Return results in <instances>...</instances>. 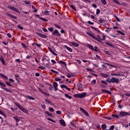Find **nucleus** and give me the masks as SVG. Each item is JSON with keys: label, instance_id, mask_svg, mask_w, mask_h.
<instances>
[{"label": "nucleus", "instance_id": "09e8293b", "mask_svg": "<svg viewBox=\"0 0 130 130\" xmlns=\"http://www.w3.org/2000/svg\"><path fill=\"white\" fill-rule=\"evenodd\" d=\"M0 86H2V87H6V85L0 81Z\"/></svg>", "mask_w": 130, "mask_h": 130}, {"label": "nucleus", "instance_id": "37998d69", "mask_svg": "<svg viewBox=\"0 0 130 130\" xmlns=\"http://www.w3.org/2000/svg\"><path fill=\"white\" fill-rule=\"evenodd\" d=\"M86 70L88 72H94L92 69L86 68Z\"/></svg>", "mask_w": 130, "mask_h": 130}, {"label": "nucleus", "instance_id": "bb28decb", "mask_svg": "<svg viewBox=\"0 0 130 130\" xmlns=\"http://www.w3.org/2000/svg\"><path fill=\"white\" fill-rule=\"evenodd\" d=\"M2 89H3V90H5V91H6V92H9V93H12V91L9 90L8 88H7L6 87H2Z\"/></svg>", "mask_w": 130, "mask_h": 130}, {"label": "nucleus", "instance_id": "6e6d98bb", "mask_svg": "<svg viewBox=\"0 0 130 130\" xmlns=\"http://www.w3.org/2000/svg\"><path fill=\"white\" fill-rule=\"evenodd\" d=\"M99 14H100V10H99V9H98L96 10V14L99 15Z\"/></svg>", "mask_w": 130, "mask_h": 130}, {"label": "nucleus", "instance_id": "393cba45", "mask_svg": "<svg viewBox=\"0 0 130 130\" xmlns=\"http://www.w3.org/2000/svg\"><path fill=\"white\" fill-rule=\"evenodd\" d=\"M101 76L103 77V78H108V75L105 74L104 73H102Z\"/></svg>", "mask_w": 130, "mask_h": 130}, {"label": "nucleus", "instance_id": "0e129e2a", "mask_svg": "<svg viewBox=\"0 0 130 130\" xmlns=\"http://www.w3.org/2000/svg\"><path fill=\"white\" fill-rule=\"evenodd\" d=\"M41 107H42L43 109H45V108H46V106L45 104L41 105Z\"/></svg>", "mask_w": 130, "mask_h": 130}, {"label": "nucleus", "instance_id": "49530a36", "mask_svg": "<svg viewBox=\"0 0 130 130\" xmlns=\"http://www.w3.org/2000/svg\"><path fill=\"white\" fill-rule=\"evenodd\" d=\"M38 69H40L41 70H45V68L44 67L41 66H39L38 67Z\"/></svg>", "mask_w": 130, "mask_h": 130}, {"label": "nucleus", "instance_id": "7ed1b4c3", "mask_svg": "<svg viewBox=\"0 0 130 130\" xmlns=\"http://www.w3.org/2000/svg\"><path fill=\"white\" fill-rule=\"evenodd\" d=\"M119 115L121 116V117H123L124 116H127V115H130V114L126 112H120Z\"/></svg>", "mask_w": 130, "mask_h": 130}, {"label": "nucleus", "instance_id": "a211bd4d", "mask_svg": "<svg viewBox=\"0 0 130 130\" xmlns=\"http://www.w3.org/2000/svg\"><path fill=\"white\" fill-rule=\"evenodd\" d=\"M0 77H1L2 78H3L4 79H6V80H8L9 79V78H8L7 76L2 73H0Z\"/></svg>", "mask_w": 130, "mask_h": 130}, {"label": "nucleus", "instance_id": "f257e3e1", "mask_svg": "<svg viewBox=\"0 0 130 130\" xmlns=\"http://www.w3.org/2000/svg\"><path fill=\"white\" fill-rule=\"evenodd\" d=\"M87 93L86 92H83L82 93H77L74 94V97L76 98H80L82 99V98H84V97H86Z\"/></svg>", "mask_w": 130, "mask_h": 130}, {"label": "nucleus", "instance_id": "680f3d73", "mask_svg": "<svg viewBox=\"0 0 130 130\" xmlns=\"http://www.w3.org/2000/svg\"><path fill=\"white\" fill-rule=\"evenodd\" d=\"M49 110H50V111H51L52 112H54V109H53L52 108H49Z\"/></svg>", "mask_w": 130, "mask_h": 130}, {"label": "nucleus", "instance_id": "1a4fd4ad", "mask_svg": "<svg viewBox=\"0 0 130 130\" xmlns=\"http://www.w3.org/2000/svg\"><path fill=\"white\" fill-rule=\"evenodd\" d=\"M53 86L54 88V91H57V87L58 86V84L56 82L53 83Z\"/></svg>", "mask_w": 130, "mask_h": 130}, {"label": "nucleus", "instance_id": "a19ab883", "mask_svg": "<svg viewBox=\"0 0 130 130\" xmlns=\"http://www.w3.org/2000/svg\"><path fill=\"white\" fill-rule=\"evenodd\" d=\"M70 8H72V10H74V11H77V9H76L74 5H70Z\"/></svg>", "mask_w": 130, "mask_h": 130}, {"label": "nucleus", "instance_id": "f03ea898", "mask_svg": "<svg viewBox=\"0 0 130 130\" xmlns=\"http://www.w3.org/2000/svg\"><path fill=\"white\" fill-rule=\"evenodd\" d=\"M8 8L11 10L12 11H14V12H15V13H18V14H20V11H19V10H18L14 7L8 6Z\"/></svg>", "mask_w": 130, "mask_h": 130}, {"label": "nucleus", "instance_id": "79ce46f5", "mask_svg": "<svg viewBox=\"0 0 130 130\" xmlns=\"http://www.w3.org/2000/svg\"><path fill=\"white\" fill-rule=\"evenodd\" d=\"M18 28H19V29H20V30H23L24 28H23V26H21V25H18L17 26Z\"/></svg>", "mask_w": 130, "mask_h": 130}, {"label": "nucleus", "instance_id": "4468645a", "mask_svg": "<svg viewBox=\"0 0 130 130\" xmlns=\"http://www.w3.org/2000/svg\"><path fill=\"white\" fill-rule=\"evenodd\" d=\"M61 88H64V89H66V90H67L68 91H71V88L68 87V86H67V85H60Z\"/></svg>", "mask_w": 130, "mask_h": 130}, {"label": "nucleus", "instance_id": "bf43d9fd", "mask_svg": "<svg viewBox=\"0 0 130 130\" xmlns=\"http://www.w3.org/2000/svg\"><path fill=\"white\" fill-rule=\"evenodd\" d=\"M106 44L107 45H108V46H111V47H112V45L111 44L108 43V42H106Z\"/></svg>", "mask_w": 130, "mask_h": 130}, {"label": "nucleus", "instance_id": "c03bdc74", "mask_svg": "<svg viewBox=\"0 0 130 130\" xmlns=\"http://www.w3.org/2000/svg\"><path fill=\"white\" fill-rule=\"evenodd\" d=\"M94 84H96V80H93L91 82V85H94Z\"/></svg>", "mask_w": 130, "mask_h": 130}, {"label": "nucleus", "instance_id": "ddd939ff", "mask_svg": "<svg viewBox=\"0 0 130 130\" xmlns=\"http://www.w3.org/2000/svg\"><path fill=\"white\" fill-rule=\"evenodd\" d=\"M86 47H88V48H89L90 50H94V47H93V46L89 44H86Z\"/></svg>", "mask_w": 130, "mask_h": 130}, {"label": "nucleus", "instance_id": "cd10ccee", "mask_svg": "<svg viewBox=\"0 0 130 130\" xmlns=\"http://www.w3.org/2000/svg\"><path fill=\"white\" fill-rule=\"evenodd\" d=\"M15 79L17 80V81L18 82V83L20 82V80H19V79H18V78H19V77H20V75H15Z\"/></svg>", "mask_w": 130, "mask_h": 130}, {"label": "nucleus", "instance_id": "f704fd0d", "mask_svg": "<svg viewBox=\"0 0 130 130\" xmlns=\"http://www.w3.org/2000/svg\"><path fill=\"white\" fill-rule=\"evenodd\" d=\"M117 33H119V34H120V35H123V36H124V35H125L124 33H123L122 31L120 30H117Z\"/></svg>", "mask_w": 130, "mask_h": 130}, {"label": "nucleus", "instance_id": "58836bf2", "mask_svg": "<svg viewBox=\"0 0 130 130\" xmlns=\"http://www.w3.org/2000/svg\"><path fill=\"white\" fill-rule=\"evenodd\" d=\"M87 35H88L89 36L91 37L92 38L93 36H94V34L91 33V32H87Z\"/></svg>", "mask_w": 130, "mask_h": 130}, {"label": "nucleus", "instance_id": "052dcab7", "mask_svg": "<svg viewBox=\"0 0 130 130\" xmlns=\"http://www.w3.org/2000/svg\"><path fill=\"white\" fill-rule=\"evenodd\" d=\"M118 75H119L118 77H123V74H121V72H118Z\"/></svg>", "mask_w": 130, "mask_h": 130}, {"label": "nucleus", "instance_id": "c85d7f7f", "mask_svg": "<svg viewBox=\"0 0 130 130\" xmlns=\"http://www.w3.org/2000/svg\"><path fill=\"white\" fill-rule=\"evenodd\" d=\"M112 116L113 117H115V118H119V115H117V114H112Z\"/></svg>", "mask_w": 130, "mask_h": 130}, {"label": "nucleus", "instance_id": "6e6552de", "mask_svg": "<svg viewBox=\"0 0 130 130\" xmlns=\"http://www.w3.org/2000/svg\"><path fill=\"white\" fill-rule=\"evenodd\" d=\"M0 60L4 66H6V62L4 59V57L2 55H0Z\"/></svg>", "mask_w": 130, "mask_h": 130}, {"label": "nucleus", "instance_id": "3c124183", "mask_svg": "<svg viewBox=\"0 0 130 130\" xmlns=\"http://www.w3.org/2000/svg\"><path fill=\"white\" fill-rule=\"evenodd\" d=\"M54 26L56 27V28H58V29H61V27H60V25H58L56 24H54Z\"/></svg>", "mask_w": 130, "mask_h": 130}, {"label": "nucleus", "instance_id": "a18cd8bd", "mask_svg": "<svg viewBox=\"0 0 130 130\" xmlns=\"http://www.w3.org/2000/svg\"><path fill=\"white\" fill-rule=\"evenodd\" d=\"M101 3L103 5H106L107 3L105 0H101Z\"/></svg>", "mask_w": 130, "mask_h": 130}, {"label": "nucleus", "instance_id": "c756f323", "mask_svg": "<svg viewBox=\"0 0 130 130\" xmlns=\"http://www.w3.org/2000/svg\"><path fill=\"white\" fill-rule=\"evenodd\" d=\"M78 89H82L83 88V85L81 83H78L77 84Z\"/></svg>", "mask_w": 130, "mask_h": 130}, {"label": "nucleus", "instance_id": "7c9ffc66", "mask_svg": "<svg viewBox=\"0 0 130 130\" xmlns=\"http://www.w3.org/2000/svg\"><path fill=\"white\" fill-rule=\"evenodd\" d=\"M26 98H28V99H30L31 100H35V98H33V96H30L29 95H26Z\"/></svg>", "mask_w": 130, "mask_h": 130}, {"label": "nucleus", "instance_id": "4be33fe9", "mask_svg": "<svg viewBox=\"0 0 130 130\" xmlns=\"http://www.w3.org/2000/svg\"><path fill=\"white\" fill-rule=\"evenodd\" d=\"M64 47L66 48V49H67V50H69L70 52H73V49L68 47L67 46H64Z\"/></svg>", "mask_w": 130, "mask_h": 130}, {"label": "nucleus", "instance_id": "0eeeda50", "mask_svg": "<svg viewBox=\"0 0 130 130\" xmlns=\"http://www.w3.org/2000/svg\"><path fill=\"white\" fill-rule=\"evenodd\" d=\"M92 38L93 39H95V40H96L100 43H101L102 42V41H101V39L100 38L95 36V35H93V36L92 37Z\"/></svg>", "mask_w": 130, "mask_h": 130}, {"label": "nucleus", "instance_id": "9d476101", "mask_svg": "<svg viewBox=\"0 0 130 130\" xmlns=\"http://www.w3.org/2000/svg\"><path fill=\"white\" fill-rule=\"evenodd\" d=\"M37 35H38V36H39L40 37H41V38H46V37H47V36L45 35H43L41 33H39L38 32L37 33Z\"/></svg>", "mask_w": 130, "mask_h": 130}, {"label": "nucleus", "instance_id": "6ab92c4d", "mask_svg": "<svg viewBox=\"0 0 130 130\" xmlns=\"http://www.w3.org/2000/svg\"><path fill=\"white\" fill-rule=\"evenodd\" d=\"M0 77H1L2 78H3L4 79H6V80H8L9 79V78H8L7 76L2 73H0Z\"/></svg>", "mask_w": 130, "mask_h": 130}, {"label": "nucleus", "instance_id": "e433bc0d", "mask_svg": "<svg viewBox=\"0 0 130 130\" xmlns=\"http://www.w3.org/2000/svg\"><path fill=\"white\" fill-rule=\"evenodd\" d=\"M0 114H1V115H3V116H4V117H7V115H6V114H5V113H4L1 110H0Z\"/></svg>", "mask_w": 130, "mask_h": 130}, {"label": "nucleus", "instance_id": "de8ad7c7", "mask_svg": "<svg viewBox=\"0 0 130 130\" xmlns=\"http://www.w3.org/2000/svg\"><path fill=\"white\" fill-rule=\"evenodd\" d=\"M101 83L102 84H104V85H107V82L104 80H102Z\"/></svg>", "mask_w": 130, "mask_h": 130}, {"label": "nucleus", "instance_id": "ea45409f", "mask_svg": "<svg viewBox=\"0 0 130 130\" xmlns=\"http://www.w3.org/2000/svg\"><path fill=\"white\" fill-rule=\"evenodd\" d=\"M113 3L115 4H117V5H120V3H119V2L117 0H113Z\"/></svg>", "mask_w": 130, "mask_h": 130}, {"label": "nucleus", "instance_id": "2f4dec72", "mask_svg": "<svg viewBox=\"0 0 130 130\" xmlns=\"http://www.w3.org/2000/svg\"><path fill=\"white\" fill-rule=\"evenodd\" d=\"M39 19L42 20V21H43V22H48V20L44 18L39 17Z\"/></svg>", "mask_w": 130, "mask_h": 130}, {"label": "nucleus", "instance_id": "4d7b16f0", "mask_svg": "<svg viewBox=\"0 0 130 130\" xmlns=\"http://www.w3.org/2000/svg\"><path fill=\"white\" fill-rule=\"evenodd\" d=\"M21 45H22L23 48H27V46H26V45H25V44L22 43L21 44Z\"/></svg>", "mask_w": 130, "mask_h": 130}, {"label": "nucleus", "instance_id": "a878e982", "mask_svg": "<svg viewBox=\"0 0 130 130\" xmlns=\"http://www.w3.org/2000/svg\"><path fill=\"white\" fill-rule=\"evenodd\" d=\"M49 13H50V11H45L44 12V15H45L46 16H50V14H49Z\"/></svg>", "mask_w": 130, "mask_h": 130}, {"label": "nucleus", "instance_id": "69168bd1", "mask_svg": "<svg viewBox=\"0 0 130 130\" xmlns=\"http://www.w3.org/2000/svg\"><path fill=\"white\" fill-rule=\"evenodd\" d=\"M7 36H8V37H9V38H12V35H11V34H10V33H8L7 34Z\"/></svg>", "mask_w": 130, "mask_h": 130}, {"label": "nucleus", "instance_id": "39448f33", "mask_svg": "<svg viewBox=\"0 0 130 130\" xmlns=\"http://www.w3.org/2000/svg\"><path fill=\"white\" fill-rule=\"evenodd\" d=\"M52 35H53V36H61V35L59 34V32H58V30L57 29H55L52 32Z\"/></svg>", "mask_w": 130, "mask_h": 130}, {"label": "nucleus", "instance_id": "473e14b6", "mask_svg": "<svg viewBox=\"0 0 130 130\" xmlns=\"http://www.w3.org/2000/svg\"><path fill=\"white\" fill-rule=\"evenodd\" d=\"M58 62H59V63H61V64L65 66V67H67V63H66L65 62H63V61L60 60Z\"/></svg>", "mask_w": 130, "mask_h": 130}, {"label": "nucleus", "instance_id": "5701e85b", "mask_svg": "<svg viewBox=\"0 0 130 130\" xmlns=\"http://www.w3.org/2000/svg\"><path fill=\"white\" fill-rule=\"evenodd\" d=\"M105 64H107V66H108V67H111V68H117V67L114 66L113 64H109L108 63H105Z\"/></svg>", "mask_w": 130, "mask_h": 130}, {"label": "nucleus", "instance_id": "8fccbe9b", "mask_svg": "<svg viewBox=\"0 0 130 130\" xmlns=\"http://www.w3.org/2000/svg\"><path fill=\"white\" fill-rule=\"evenodd\" d=\"M80 110L83 112V113L85 111V110L84 108L80 107L79 108Z\"/></svg>", "mask_w": 130, "mask_h": 130}, {"label": "nucleus", "instance_id": "f8f14e48", "mask_svg": "<svg viewBox=\"0 0 130 130\" xmlns=\"http://www.w3.org/2000/svg\"><path fill=\"white\" fill-rule=\"evenodd\" d=\"M6 15L9 16V17H10V18H12V19H17V16H14V15L11 14L9 13H7Z\"/></svg>", "mask_w": 130, "mask_h": 130}, {"label": "nucleus", "instance_id": "e2e57ef3", "mask_svg": "<svg viewBox=\"0 0 130 130\" xmlns=\"http://www.w3.org/2000/svg\"><path fill=\"white\" fill-rule=\"evenodd\" d=\"M55 81L57 82L58 81H61V79L60 78H55Z\"/></svg>", "mask_w": 130, "mask_h": 130}, {"label": "nucleus", "instance_id": "5fc2aeb1", "mask_svg": "<svg viewBox=\"0 0 130 130\" xmlns=\"http://www.w3.org/2000/svg\"><path fill=\"white\" fill-rule=\"evenodd\" d=\"M48 29L49 31H50V32H52L53 31V27L48 28Z\"/></svg>", "mask_w": 130, "mask_h": 130}, {"label": "nucleus", "instance_id": "864d4df0", "mask_svg": "<svg viewBox=\"0 0 130 130\" xmlns=\"http://www.w3.org/2000/svg\"><path fill=\"white\" fill-rule=\"evenodd\" d=\"M83 113L86 115V116H89V113H88V112H87L86 110Z\"/></svg>", "mask_w": 130, "mask_h": 130}, {"label": "nucleus", "instance_id": "603ef678", "mask_svg": "<svg viewBox=\"0 0 130 130\" xmlns=\"http://www.w3.org/2000/svg\"><path fill=\"white\" fill-rule=\"evenodd\" d=\"M47 119L48 120H50V121H51L52 122H55V121H54L53 120H52L50 118H47Z\"/></svg>", "mask_w": 130, "mask_h": 130}, {"label": "nucleus", "instance_id": "338daca9", "mask_svg": "<svg viewBox=\"0 0 130 130\" xmlns=\"http://www.w3.org/2000/svg\"><path fill=\"white\" fill-rule=\"evenodd\" d=\"M24 3H25V4H26V5H30V2H29V1H25L24 2Z\"/></svg>", "mask_w": 130, "mask_h": 130}, {"label": "nucleus", "instance_id": "13d9d810", "mask_svg": "<svg viewBox=\"0 0 130 130\" xmlns=\"http://www.w3.org/2000/svg\"><path fill=\"white\" fill-rule=\"evenodd\" d=\"M105 53H106V54H107L108 55H110V52H109V51H105Z\"/></svg>", "mask_w": 130, "mask_h": 130}, {"label": "nucleus", "instance_id": "20e7f679", "mask_svg": "<svg viewBox=\"0 0 130 130\" xmlns=\"http://www.w3.org/2000/svg\"><path fill=\"white\" fill-rule=\"evenodd\" d=\"M120 81L119 78H116L115 77H112V83H116V84H118Z\"/></svg>", "mask_w": 130, "mask_h": 130}, {"label": "nucleus", "instance_id": "774afa93", "mask_svg": "<svg viewBox=\"0 0 130 130\" xmlns=\"http://www.w3.org/2000/svg\"><path fill=\"white\" fill-rule=\"evenodd\" d=\"M110 130H113L114 129V125H112L110 128Z\"/></svg>", "mask_w": 130, "mask_h": 130}, {"label": "nucleus", "instance_id": "aec40b11", "mask_svg": "<svg viewBox=\"0 0 130 130\" xmlns=\"http://www.w3.org/2000/svg\"><path fill=\"white\" fill-rule=\"evenodd\" d=\"M102 23H105V20L104 19L100 18L99 20V24H100V25H101Z\"/></svg>", "mask_w": 130, "mask_h": 130}, {"label": "nucleus", "instance_id": "4c0bfd02", "mask_svg": "<svg viewBox=\"0 0 130 130\" xmlns=\"http://www.w3.org/2000/svg\"><path fill=\"white\" fill-rule=\"evenodd\" d=\"M45 101H46V102H47L49 104H51V105H53V104L50 102V101H49V100L45 99Z\"/></svg>", "mask_w": 130, "mask_h": 130}, {"label": "nucleus", "instance_id": "dca6fc26", "mask_svg": "<svg viewBox=\"0 0 130 130\" xmlns=\"http://www.w3.org/2000/svg\"><path fill=\"white\" fill-rule=\"evenodd\" d=\"M48 49L49 50V51L50 52H51V53H52V54H53L54 55H57V54H56L55 52H54L53 51H52V49L50 47H48Z\"/></svg>", "mask_w": 130, "mask_h": 130}, {"label": "nucleus", "instance_id": "412c9836", "mask_svg": "<svg viewBox=\"0 0 130 130\" xmlns=\"http://www.w3.org/2000/svg\"><path fill=\"white\" fill-rule=\"evenodd\" d=\"M14 119H15V120H16V122H19V121H20V117H18V116H14L13 117Z\"/></svg>", "mask_w": 130, "mask_h": 130}, {"label": "nucleus", "instance_id": "9b49d317", "mask_svg": "<svg viewBox=\"0 0 130 130\" xmlns=\"http://www.w3.org/2000/svg\"><path fill=\"white\" fill-rule=\"evenodd\" d=\"M102 92H103V93H105V94H109V95H111V92L106 89H102Z\"/></svg>", "mask_w": 130, "mask_h": 130}, {"label": "nucleus", "instance_id": "b1692460", "mask_svg": "<svg viewBox=\"0 0 130 130\" xmlns=\"http://www.w3.org/2000/svg\"><path fill=\"white\" fill-rule=\"evenodd\" d=\"M45 113L48 115V116H50V117H52L53 116L52 114L49 113L48 111H46L45 112Z\"/></svg>", "mask_w": 130, "mask_h": 130}, {"label": "nucleus", "instance_id": "2eb2a0df", "mask_svg": "<svg viewBox=\"0 0 130 130\" xmlns=\"http://www.w3.org/2000/svg\"><path fill=\"white\" fill-rule=\"evenodd\" d=\"M59 122L60 124L62 125V126H66V122H64L63 119L59 120Z\"/></svg>", "mask_w": 130, "mask_h": 130}, {"label": "nucleus", "instance_id": "423d86ee", "mask_svg": "<svg viewBox=\"0 0 130 130\" xmlns=\"http://www.w3.org/2000/svg\"><path fill=\"white\" fill-rule=\"evenodd\" d=\"M15 105H16V106H17L18 108L20 109V110H22V111H26V110L22 106H21V105L19 104V103H16Z\"/></svg>", "mask_w": 130, "mask_h": 130}, {"label": "nucleus", "instance_id": "f3484780", "mask_svg": "<svg viewBox=\"0 0 130 130\" xmlns=\"http://www.w3.org/2000/svg\"><path fill=\"white\" fill-rule=\"evenodd\" d=\"M71 44H72V45H73V46H74L75 47H79V45L77 44V43L74 42H72L71 43Z\"/></svg>", "mask_w": 130, "mask_h": 130}, {"label": "nucleus", "instance_id": "c9c22d12", "mask_svg": "<svg viewBox=\"0 0 130 130\" xmlns=\"http://www.w3.org/2000/svg\"><path fill=\"white\" fill-rule=\"evenodd\" d=\"M64 96H65V97H66V98H68V99H72V98H73V97H72V96H70L68 94H65Z\"/></svg>", "mask_w": 130, "mask_h": 130}, {"label": "nucleus", "instance_id": "72a5a7b5", "mask_svg": "<svg viewBox=\"0 0 130 130\" xmlns=\"http://www.w3.org/2000/svg\"><path fill=\"white\" fill-rule=\"evenodd\" d=\"M106 82H107L108 83H112V78H107L106 79Z\"/></svg>", "mask_w": 130, "mask_h": 130}]
</instances>
